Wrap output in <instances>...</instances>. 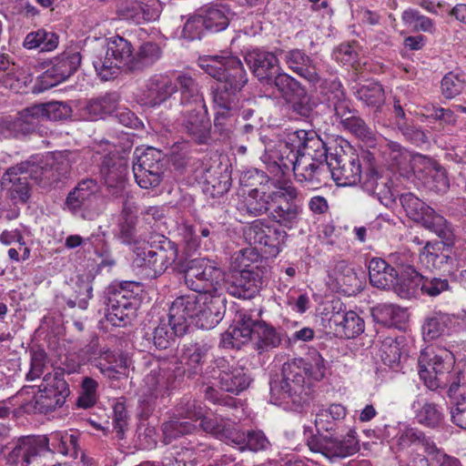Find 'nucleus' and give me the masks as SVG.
Returning a JSON list of instances; mask_svg holds the SVG:
<instances>
[{
  "instance_id": "f257e3e1",
  "label": "nucleus",
  "mask_w": 466,
  "mask_h": 466,
  "mask_svg": "<svg viewBox=\"0 0 466 466\" xmlns=\"http://www.w3.org/2000/svg\"><path fill=\"white\" fill-rule=\"evenodd\" d=\"M198 66L218 81L211 91L216 109L236 111L238 94L248 82L240 59L232 56H205L199 57Z\"/></svg>"
},
{
  "instance_id": "f03ea898",
  "label": "nucleus",
  "mask_w": 466,
  "mask_h": 466,
  "mask_svg": "<svg viewBox=\"0 0 466 466\" xmlns=\"http://www.w3.org/2000/svg\"><path fill=\"white\" fill-rule=\"evenodd\" d=\"M225 310L224 296L192 293L177 297L169 307L168 316L187 332L190 324L201 329L215 328Z\"/></svg>"
},
{
  "instance_id": "7ed1b4c3",
  "label": "nucleus",
  "mask_w": 466,
  "mask_h": 466,
  "mask_svg": "<svg viewBox=\"0 0 466 466\" xmlns=\"http://www.w3.org/2000/svg\"><path fill=\"white\" fill-rule=\"evenodd\" d=\"M252 338L255 349L262 353L278 348L283 339V333L266 321L254 319L253 312L238 310L234 324L221 335L219 346L239 349Z\"/></svg>"
},
{
  "instance_id": "20e7f679",
  "label": "nucleus",
  "mask_w": 466,
  "mask_h": 466,
  "mask_svg": "<svg viewBox=\"0 0 466 466\" xmlns=\"http://www.w3.org/2000/svg\"><path fill=\"white\" fill-rule=\"evenodd\" d=\"M346 410H319L315 417V426L318 433L308 440V446L313 452L333 458H345L360 451L356 432L350 431L342 439L330 433L334 430V420L345 418Z\"/></svg>"
},
{
  "instance_id": "39448f33",
  "label": "nucleus",
  "mask_w": 466,
  "mask_h": 466,
  "mask_svg": "<svg viewBox=\"0 0 466 466\" xmlns=\"http://www.w3.org/2000/svg\"><path fill=\"white\" fill-rule=\"evenodd\" d=\"M327 371V362L315 349L301 358L288 360L282 366V380L270 384L272 394L279 392L283 398L301 392L308 380H321Z\"/></svg>"
},
{
  "instance_id": "423d86ee",
  "label": "nucleus",
  "mask_w": 466,
  "mask_h": 466,
  "mask_svg": "<svg viewBox=\"0 0 466 466\" xmlns=\"http://www.w3.org/2000/svg\"><path fill=\"white\" fill-rule=\"evenodd\" d=\"M309 136L291 171L301 187L316 189L328 176L329 147L315 132L309 133Z\"/></svg>"
},
{
  "instance_id": "0eeeda50",
  "label": "nucleus",
  "mask_w": 466,
  "mask_h": 466,
  "mask_svg": "<svg viewBox=\"0 0 466 466\" xmlns=\"http://www.w3.org/2000/svg\"><path fill=\"white\" fill-rule=\"evenodd\" d=\"M134 48L132 44L120 35L106 39L105 46L98 49L93 58V66L103 81L116 78L121 71L131 74Z\"/></svg>"
},
{
  "instance_id": "6e6552de",
  "label": "nucleus",
  "mask_w": 466,
  "mask_h": 466,
  "mask_svg": "<svg viewBox=\"0 0 466 466\" xmlns=\"http://www.w3.org/2000/svg\"><path fill=\"white\" fill-rule=\"evenodd\" d=\"M177 270L183 275L187 289L198 294L223 296L218 285L222 271L214 261L206 258L179 260Z\"/></svg>"
},
{
  "instance_id": "1a4fd4ad",
  "label": "nucleus",
  "mask_w": 466,
  "mask_h": 466,
  "mask_svg": "<svg viewBox=\"0 0 466 466\" xmlns=\"http://www.w3.org/2000/svg\"><path fill=\"white\" fill-rule=\"evenodd\" d=\"M268 218L284 229L296 228L302 219L303 203L292 185H281L271 190Z\"/></svg>"
},
{
  "instance_id": "9d476101",
  "label": "nucleus",
  "mask_w": 466,
  "mask_h": 466,
  "mask_svg": "<svg viewBox=\"0 0 466 466\" xmlns=\"http://www.w3.org/2000/svg\"><path fill=\"white\" fill-rule=\"evenodd\" d=\"M418 367L420 380L431 390L447 388L455 372L459 371L453 369V360L450 352L438 353L430 347L420 351Z\"/></svg>"
},
{
  "instance_id": "9b49d317",
  "label": "nucleus",
  "mask_w": 466,
  "mask_h": 466,
  "mask_svg": "<svg viewBox=\"0 0 466 466\" xmlns=\"http://www.w3.org/2000/svg\"><path fill=\"white\" fill-rule=\"evenodd\" d=\"M138 283L124 281L114 283L107 287L106 319L113 326L125 327L136 317L137 299L134 295V288Z\"/></svg>"
},
{
  "instance_id": "f8f14e48",
  "label": "nucleus",
  "mask_w": 466,
  "mask_h": 466,
  "mask_svg": "<svg viewBox=\"0 0 466 466\" xmlns=\"http://www.w3.org/2000/svg\"><path fill=\"white\" fill-rule=\"evenodd\" d=\"M400 202L406 215L416 222L435 233L440 238L444 239L447 246L452 244L455 238L451 225L447 219L413 193H404L400 196Z\"/></svg>"
},
{
  "instance_id": "ddd939ff",
  "label": "nucleus",
  "mask_w": 466,
  "mask_h": 466,
  "mask_svg": "<svg viewBox=\"0 0 466 466\" xmlns=\"http://www.w3.org/2000/svg\"><path fill=\"white\" fill-rule=\"evenodd\" d=\"M71 152H57L43 159L32 156L26 161L30 163V176L42 187H56L68 178L71 170Z\"/></svg>"
},
{
  "instance_id": "4468645a",
  "label": "nucleus",
  "mask_w": 466,
  "mask_h": 466,
  "mask_svg": "<svg viewBox=\"0 0 466 466\" xmlns=\"http://www.w3.org/2000/svg\"><path fill=\"white\" fill-rule=\"evenodd\" d=\"M362 166L359 155L350 147H329L328 174L338 186H354L361 178Z\"/></svg>"
},
{
  "instance_id": "2eb2a0df",
  "label": "nucleus",
  "mask_w": 466,
  "mask_h": 466,
  "mask_svg": "<svg viewBox=\"0 0 466 466\" xmlns=\"http://www.w3.org/2000/svg\"><path fill=\"white\" fill-rule=\"evenodd\" d=\"M29 164L26 160L22 161L8 167L1 177V189L15 205H25L31 197Z\"/></svg>"
},
{
  "instance_id": "dca6fc26",
  "label": "nucleus",
  "mask_w": 466,
  "mask_h": 466,
  "mask_svg": "<svg viewBox=\"0 0 466 466\" xmlns=\"http://www.w3.org/2000/svg\"><path fill=\"white\" fill-rule=\"evenodd\" d=\"M313 132L299 129L288 132L282 139H279L271 157L282 175L291 171L296 158H299V155L302 153L310 137L309 133Z\"/></svg>"
},
{
  "instance_id": "f3484780",
  "label": "nucleus",
  "mask_w": 466,
  "mask_h": 466,
  "mask_svg": "<svg viewBox=\"0 0 466 466\" xmlns=\"http://www.w3.org/2000/svg\"><path fill=\"white\" fill-rule=\"evenodd\" d=\"M267 273L268 269L264 266L242 268L231 275L227 282V291L235 298L252 299L265 285Z\"/></svg>"
},
{
  "instance_id": "a211bd4d",
  "label": "nucleus",
  "mask_w": 466,
  "mask_h": 466,
  "mask_svg": "<svg viewBox=\"0 0 466 466\" xmlns=\"http://www.w3.org/2000/svg\"><path fill=\"white\" fill-rule=\"evenodd\" d=\"M245 235L251 244L265 248V252L270 256H277L280 252L288 238L284 228L270 225L264 219L254 220Z\"/></svg>"
},
{
  "instance_id": "6ab92c4d",
  "label": "nucleus",
  "mask_w": 466,
  "mask_h": 466,
  "mask_svg": "<svg viewBox=\"0 0 466 466\" xmlns=\"http://www.w3.org/2000/svg\"><path fill=\"white\" fill-rule=\"evenodd\" d=\"M47 436L28 435L20 437L6 456L9 466H30L42 453L48 450Z\"/></svg>"
},
{
  "instance_id": "aec40b11",
  "label": "nucleus",
  "mask_w": 466,
  "mask_h": 466,
  "mask_svg": "<svg viewBox=\"0 0 466 466\" xmlns=\"http://www.w3.org/2000/svg\"><path fill=\"white\" fill-rule=\"evenodd\" d=\"M211 346L205 342H188L185 343L181 349V360L185 364V369L188 378L201 376L204 379H209L212 368L215 367L214 360L204 370V365L208 363L210 357Z\"/></svg>"
},
{
  "instance_id": "412c9836",
  "label": "nucleus",
  "mask_w": 466,
  "mask_h": 466,
  "mask_svg": "<svg viewBox=\"0 0 466 466\" xmlns=\"http://www.w3.org/2000/svg\"><path fill=\"white\" fill-rule=\"evenodd\" d=\"M127 175L126 159L116 154H108L103 157L100 165V176L110 195L116 198L124 196Z\"/></svg>"
},
{
  "instance_id": "4be33fe9",
  "label": "nucleus",
  "mask_w": 466,
  "mask_h": 466,
  "mask_svg": "<svg viewBox=\"0 0 466 466\" xmlns=\"http://www.w3.org/2000/svg\"><path fill=\"white\" fill-rule=\"evenodd\" d=\"M181 131L198 144H207L210 138L211 124L206 104L190 106L182 113Z\"/></svg>"
},
{
  "instance_id": "5701e85b",
  "label": "nucleus",
  "mask_w": 466,
  "mask_h": 466,
  "mask_svg": "<svg viewBox=\"0 0 466 466\" xmlns=\"http://www.w3.org/2000/svg\"><path fill=\"white\" fill-rule=\"evenodd\" d=\"M215 367L212 368L210 378L218 380L220 388L228 392L238 394L245 390L250 384V377L248 370L240 366L228 367L224 358L214 360Z\"/></svg>"
},
{
  "instance_id": "b1692460",
  "label": "nucleus",
  "mask_w": 466,
  "mask_h": 466,
  "mask_svg": "<svg viewBox=\"0 0 466 466\" xmlns=\"http://www.w3.org/2000/svg\"><path fill=\"white\" fill-rule=\"evenodd\" d=\"M319 94L324 97L328 107L339 119L349 118L358 111L352 107L351 101L347 97L342 84L338 79H324L319 85Z\"/></svg>"
},
{
  "instance_id": "393cba45",
  "label": "nucleus",
  "mask_w": 466,
  "mask_h": 466,
  "mask_svg": "<svg viewBox=\"0 0 466 466\" xmlns=\"http://www.w3.org/2000/svg\"><path fill=\"white\" fill-rule=\"evenodd\" d=\"M81 56L78 52L64 53L51 61V66L41 76L45 89L57 86L68 79L79 67Z\"/></svg>"
},
{
  "instance_id": "a878e982",
  "label": "nucleus",
  "mask_w": 466,
  "mask_h": 466,
  "mask_svg": "<svg viewBox=\"0 0 466 466\" xmlns=\"http://www.w3.org/2000/svg\"><path fill=\"white\" fill-rule=\"evenodd\" d=\"M161 13L159 0H127L119 4L116 14L119 18L140 25L157 19Z\"/></svg>"
},
{
  "instance_id": "bb28decb",
  "label": "nucleus",
  "mask_w": 466,
  "mask_h": 466,
  "mask_svg": "<svg viewBox=\"0 0 466 466\" xmlns=\"http://www.w3.org/2000/svg\"><path fill=\"white\" fill-rule=\"evenodd\" d=\"M391 259L399 268V277L393 288L401 299L417 297L420 293V283L415 275H421L410 262L406 254H392Z\"/></svg>"
},
{
  "instance_id": "cd10ccee",
  "label": "nucleus",
  "mask_w": 466,
  "mask_h": 466,
  "mask_svg": "<svg viewBox=\"0 0 466 466\" xmlns=\"http://www.w3.org/2000/svg\"><path fill=\"white\" fill-rule=\"evenodd\" d=\"M288 69L305 79L311 85H317L323 81L318 72L314 59L304 49L292 48L280 51Z\"/></svg>"
},
{
  "instance_id": "c85d7f7f",
  "label": "nucleus",
  "mask_w": 466,
  "mask_h": 466,
  "mask_svg": "<svg viewBox=\"0 0 466 466\" xmlns=\"http://www.w3.org/2000/svg\"><path fill=\"white\" fill-rule=\"evenodd\" d=\"M327 327L336 337L355 339L365 330L364 319L353 310L336 311L328 319Z\"/></svg>"
},
{
  "instance_id": "c756f323",
  "label": "nucleus",
  "mask_w": 466,
  "mask_h": 466,
  "mask_svg": "<svg viewBox=\"0 0 466 466\" xmlns=\"http://www.w3.org/2000/svg\"><path fill=\"white\" fill-rule=\"evenodd\" d=\"M187 331L177 327V323L167 317L162 319L151 332H146L143 336V346L147 349L155 347L157 350H167L175 342L177 337L185 335Z\"/></svg>"
},
{
  "instance_id": "7c9ffc66",
  "label": "nucleus",
  "mask_w": 466,
  "mask_h": 466,
  "mask_svg": "<svg viewBox=\"0 0 466 466\" xmlns=\"http://www.w3.org/2000/svg\"><path fill=\"white\" fill-rule=\"evenodd\" d=\"M359 183L367 193L376 196L383 205L388 206L393 202L390 178L380 174L375 167L369 166L364 170L362 168Z\"/></svg>"
},
{
  "instance_id": "2f4dec72",
  "label": "nucleus",
  "mask_w": 466,
  "mask_h": 466,
  "mask_svg": "<svg viewBox=\"0 0 466 466\" xmlns=\"http://www.w3.org/2000/svg\"><path fill=\"white\" fill-rule=\"evenodd\" d=\"M97 185L93 179L80 181L71 190L65 201L64 209H67L74 215H77L90 209L97 199Z\"/></svg>"
},
{
  "instance_id": "473e14b6",
  "label": "nucleus",
  "mask_w": 466,
  "mask_h": 466,
  "mask_svg": "<svg viewBox=\"0 0 466 466\" xmlns=\"http://www.w3.org/2000/svg\"><path fill=\"white\" fill-rule=\"evenodd\" d=\"M357 100L372 112L373 120L380 123L385 115L386 96L382 86L378 82H370L356 87L353 92Z\"/></svg>"
},
{
  "instance_id": "72a5a7b5",
  "label": "nucleus",
  "mask_w": 466,
  "mask_h": 466,
  "mask_svg": "<svg viewBox=\"0 0 466 466\" xmlns=\"http://www.w3.org/2000/svg\"><path fill=\"white\" fill-rule=\"evenodd\" d=\"M245 61L260 83L267 84L280 68L279 59L271 52L254 49L245 56Z\"/></svg>"
},
{
  "instance_id": "f704fd0d",
  "label": "nucleus",
  "mask_w": 466,
  "mask_h": 466,
  "mask_svg": "<svg viewBox=\"0 0 466 466\" xmlns=\"http://www.w3.org/2000/svg\"><path fill=\"white\" fill-rule=\"evenodd\" d=\"M177 92L175 80L167 74H155L146 83L145 96L151 106L164 104Z\"/></svg>"
},
{
  "instance_id": "c9c22d12",
  "label": "nucleus",
  "mask_w": 466,
  "mask_h": 466,
  "mask_svg": "<svg viewBox=\"0 0 466 466\" xmlns=\"http://www.w3.org/2000/svg\"><path fill=\"white\" fill-rule=\"evenodd\" d=\"M370 284L380 289H390L395 287L399 277V268L390 266L380 258H372L368 265Z\"/></svg>"
},
{
  "instance_id": "e433bc0d",
  "label": "nucleus",
  "mask_w": 466,
  "mask_h": 466,
  "mask_svg": "<svg viewBox=\"0 0 466 466\" xmlns=\"http://www.w3.org/2000/svg\"><path fill=\"white\" fill-rule=\"evenodd\" d=\"M39 391L42 392V397L54 398L56 406L61 408L70 395V389L64 379L63 370L57 369L54 373H46L43 383L39 386Z\"/></svg>"
},
{
  "instance_id": "4c0bfd02",
  "label": "nucleus",
  "mask_w": 466,
  "mask_h": 466,
  "mask_svg": "<svg viewBox=\"0 0 466 466\" xmlns=\"http://www.w3.org/2000/svg\"><path fill=\"white\" fill-rule=\"evenodd\" d=\"M452 244L447 246L442 239L440 243L431 244L427 242L420 253L419 259L421 264L425 265L430 269H441L444 267L452 263V258L449 253V248L453 246Z\"/></svg>"
},
{
  "instance_id": "58836bf2",
  "label": "nucleus",
  "mask_w": 466,
  "mask_h": 466,
  "mask_svg": "<svg viewBox=\"0 0 466 466\" xmlns=\"http://www.w3.org/2000/svg\"><path fill=\"white\" fill-rule=\"evenodd\" d=\"M179 92V105L184 106H199L205 104L200 86L197 80L187 73H180L175 79Z\"/></svg>"
},
{
  "instance_id": "ea45409f",
  "label": "nucleus",
  "mask_w": 466,
  "mask_h": 466,
  "mask_svg": "<svg viewBox=\"0 0 466 466\" xmlns=\"http://www.w3.org/2000/svg\"><path fill=\"white\" fill-rule=\"evenodd\" d=\"M118 101L119 96L116 92L106 93L104 96L88 100L83 111L89 120H97L113 114L117 107Z\"/></svg>"
},
{
  "instance_id": "a19ab883",
  "label": "nucleus",
  "mask_w": 466,
  "mask_h": 466,
  "mask_svg": "<svg viewBox=\"0 0 466 466\" xmlns=\"http://www.w3.org/2000/svg\"><path fill=\"white\" fill-rule=\"evenodd\" d=\"M137 220L117 221L115 238L123 245L137 247L147 241V228L137 226Z\"/></svg>"
},
{
  "instance_id": "79ce46f5",
  "label": "nucleus",
  "mask_w": 466,
  "mask_h": 466,
  "mask_svg": "<svg viewBox=\"0 0 466 466\" xmlns=\"http://www.w3.org/2000/svg\"><path fill=\"white\" fill-rule=\"evenodd\" d=\"M162 56L160 46L155 42H145L133 55L131 74L140 73L153 66Z\"/></svg>"
},
{
  "instance_id": "37998d69",
  "label": "nucleus",
  "mask_w": 466,
  "mask_h": 466,
  "mask_svg": "<svg viewBox=\"0 0 466 466\" xmlns=\"http://www.w3.org/2000/svg\"><path fill=\"white\" fill-rule=\"evenodd\" d=\"M186 369L176 360H162L158 366L157 384L158 387L173 390L184 380Z\"/></svg>"
},
{
  "instance_id": "c03bdc74",
  "label": "nucleus",
  "mask_w": 466,
  "mask_h": 466,
  "mask_svg": "<svg viewBox=\"0 0 466 466\" xmlns=\"http://www.w3.org/2000/svg\"><path fill=\"white\" fill-rule=\"evenodd\" d=\"M206 29L208 32H220L228 27L234 13L224 5H212L200 10Z\"/></svg>"
},
{
  "instance_id": "a18cd8bd",
  "label": "nucleus",
  "mask_w": 466,
  "mask_h": 466,
  "mask_svg": "<svg viewBox=\"0 0 466 466\" xmlns=\"http://www.w3.org/2000/svg\"><path fill=\"white\" fill-rule=\"evenodd\" d=\"M196 417L194 410H187L185 416L181 413L171 417L163 423L164 434L172 439L192 432L197 428Z\"/></svg>"
},
{
  "instance_id": "49530a36",
  "label": "nucleus",
  "mask_w": 466,
  "mask_h": 466,
  "mask_svg": "<svg viewBox=\"0 0 466 466\" xmlns=\"http://www.w3.org/2000/svg\"><path fill=\"white\" fill-rule=\"evenodd\" d=\"M271 191L265 192L258 188L250 189L238 209L252 217H258L268 213L271 207Z\"/></svg>"
},
{
  "instance_id": "de8ad7c7",
  "label": "nucleus",
  "mask_w": 466,
  "mask_h": 466,
  "mask_svg": "<svg viewBox=\"0 0 466 466\" xmlns=\"http://www.w3.org/2000/svg\"><path fill=\"white\" fill-rule=\"evenodd\" d=\"M28 112L32 116L59 121L68 118L71 116L72 109L66 102L51 101L35 105L28 108Z\"/></svg>"
},
{
  "instance_id": "09e8293b",
  "label": "nucleus",
  "mask_w": 466,
  "mask_h": 466,
  "mask_svg": "<svg viewBox=\"0 0 466 466\" xmlns=\"http://www.w3.org/2000/svg\"><path fill=\"white\" fill-rule=\"evenodd\" d=\"M266 85L275 87L285 101L290 100L295 94L304 87L298 79L282 69L278 70Z\"/></svg>"
},
{
  "instance_id": "8fccbe9b",
  "label": "nucleus",
  "mask_w": 466,
  "mask_h": 466,
  "mask_svg": "<svg viewBox=\"0 0 466 466\" xmlns=\"http://www.w3.org/2000/svg\"><path fill=\"white\" fill-rule=\"evenodd\" d=\"M204 192L211 198H219L227 193L230 187V176L227 172L207 169L204 177Z\"/></svg>"
},
{
  "instance_id": "3c124183",
  "label": "nucleus",
  "mask_w": 466,
  "mask_h": 466,
  "mask_svg": "<svg viewBox=\"0 0 466 466\" xmlns=\"http://www.w3.org/2000/svg\"><path fill=\"white\" fill-rule=\"evenodd\" d=\"M404 310L394 304L380 303L371 309V316L376 323L392 327L401 322Z\"/></svg>"
},
{
  "instance_id": "603ef678",
  "label": "nucleus",
  "mask_w": 466,
  "mask_h": 466,
  "mask_svg": "<svg viewBox=\"0 0 466 466\" xmlns=\"http://www.w3.org/2000/svg\"><path fill=\"white\" fill-rule=\"evenodd\" d=\"M57 44L58 36L55 33L46 32L44 29L29 33L23 43L25 48H38L41 52L52 51L57 46Z\"/></svg>"
},
{
  "instance_id": "864d4df0",
  "label": "nucleus",
  "mask_w": 466,
  "mask_h": 466,
  "mask_svg": "<svg viewBox=\"0 0 466 466\" xmlns=\"http://www.w3.org/2000/svg\"><path fill=\"white\" fill-rule=\"evenodd\" d=\"M150 248L155 250L156 256L159 260L169 264H177L178 249L175 242L163 235H157L156 239L151 240Z\"/></svg>"
},
{
  "instance_id": "5fc2aeb1",
  "label": "nucleus",
  "mask_w": 466,
  "mask_h": 466,
  "mask_svg": "<svg viewBox=\"0 0 466 466\" xmlns=\"http://www.w3.org/2000/svg\"><path fill=\"white\" fill-rule=\"evenodd\" d=\"M133 167L147 169H164L162 152L154 147H147L143 151L136 149L134 153Z\"/></svg>"
},
{
  "instance_id": "6e6d98bb",
  "label": "nucleus",
  "mask_w": 466,
  "mask_h": 466,
  "mask_svg": "<svg viewBox=\"0 0 466 466\" xmlns=\"http://www.w3.org/2000/svg\"><path fill=\"white\" fill-rule=\"evenodd\" d=\"M449 316L443 313H434L426 318L422 325V335L424 340H434L440 338L447 328Z\"/></svg>"
},
{
  "instance_id": "4d7b16f0",
  "label": "nucleus",
  "mask_w": 466,
  "mask_h": 466,
  "mask_svg": "<svg viewBox=\"0 0 466 466\" xmlns=\"http://www.w3.org/2000/svg\"><path fill=\"white\" fill-rule=\"evenodd\" d=\"M420 283V294L431 298L437 297L444 291L450 290V282L445 278L425 277L422 275H415Z\"/></svg>"
},
{
  "instance_id": "13d9d810",
  "label": "nucleus",
  "mask_w": 466,
  "mask_h": 466,
  "mask_svg": "<svg viewBox=\"0 0 466 466\" xmlns=\"http://www.w3.org/2000/svg\"><path fill=\"white\" fill-rule=\"evenodd\" d=\"M286 102L290 105V109L294 114L302 117H309L314 108V102L305 86Z\"/></svg>"
},
{
  "instance_id": "bf43d9fd",
  "label": "nucleus",
  "mask_w": 466,
  "mask_h": 466,
  "mask_svg": "<svg viewBox=\"0 0 466 466\" xmlns=\"http://www.w3.org/2000/svg\"><path fill=\"white\" fill-rule=\"evenodd\" d=\"M344 129L348 130L355 137L361 140L370 141L373 139V131L366 124L358 113H355L349 118H344L343 123L340 124Z\"/></svg>"
},
{
  "instance_id": "052dcab7",
  "label": "nucleus",
  "mask_w": 466,
  "mask_h": 466,
  "mask_svg": "<svg viewBox=\"0 0 466 466\" xmlns=\"http://www.w3.org/2000/svg\"><path fill=\"white\" fill-rule=\"evenodd\" d=\"M96 380L90 377H85L81 382V392L76 400V408H92L97 402Z\"/></svg>"
},
{
  "instance_id": "680f3d73",
  "label": "nucleus",
  "mask_w": 466,
  "mask_h": 466,
  "mask_svg": "<svg viewBox=\"0 0 466 466\" xmlns=\"http://www.w3.org/2000/svg\"><path fill=\"white\" fill-rule=\"evenodd\" d=\"M164 173V169H147L133 167V174L137 184L145 189L157 187Z\"/></svg>"
},
{
  "instance_id": "e2e57ef3",
  "label": "nucleus",
  "mask_w": 466,
  "mask_h": 466,
  "mask_svg": "<svg viewBox=\"0 0 466 466\" xmlns=\"http://www.w3.org/2000/svg\"><path fill=\"white\" fill-rule=\"evenodd\" d=\"M464 80L453 72L447 73L441 82V94L447 99H452L459 96L464 89Z\"/></svg>"
},
{
  "instance_id": "0e129e2a",
  "label": "nucleus",
  "mask_w": 466,
  "mask_h": 466,
  "mask_svg": "<svg viewBox=\"0 0 466 466\" xmlns=\"http://www.w3.org/2000/svg\"><path fill=\"white\" fill-rule=\"evenodd\" d=\"M47 354L44 350H32L30 352V369L25 375L26 380H34L42 376L45 371Z\"/></svg>"
},
{
  "instance_id": "69168bd1",
  "label": "nucleus",
  "mask_w": 466,
  "mask_h": 466,
  "mask_svg": "<svg viewBox=\"0 0 466 466\" xmlns=\"http://www.w3.org/2000/svg\"><path fill=\"white\" fill-rule=\"evenodd\" d=\"M464 374L459 370L449 382L448 396L451 403L455 406H460L466 401V386L461 384Z\"/></svg>"
},
{
  "instance_id": "338daca9",
  "label": "nucleus",
  "mask_w": 466,
  "mask_h": 466,
  "mask_svg": "<svg viewBox=\"0 0 466 466\" xmlns=\"http://www.w3.org/2000/svg\"><path fill=\"white\" fill-rule=\"evenodd\" d=\"M205 31L206 25L199 12L187 19L183 28V35L189 40L200 39Z\"/></svg>"
},
{
  "instance_id": "774afa93",
  "label": "nucleus",
  "mask_w": 466,
  "mask_h": 466,
  "mask_svg": "<svg viewBox=\"0 0 466 466\" xmlns=\"http://www.w3.org/2000/svg\"><path fill=\"white\" fill-rule=\"evenodd\" d=\"M236 111H228L223 109H217L214 117V128L216 132L223 137H228L232 131L233 127V116Z\"/></svg>"
}]
</instances>
